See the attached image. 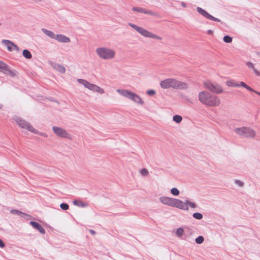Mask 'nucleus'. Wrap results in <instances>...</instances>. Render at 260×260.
<instances>
[{"label":"nucleus","mask_w":260,"mask_h":260,"mask_svg":"<svg viewBox=\"0 0 260 260\" xmlns=\"http://www.w3.org/2000/svg\"><path fill=\"white\" fill-rule=\"evenodd\" d=\"M199 100L202 104L211 107L218 106L220 103V100L217 96L205 91L199 93Z\"/></svg>","instance_id":"nucleus-1"},{"label":"nucleus","mask_w":260,"mask_h":260,"mask_svg":"<svg viewBox=\"0 0 260 260\" xmlns=\"http://www.w3.org/2000/svg\"><path fill=\"white\" fill-rule=\"evenodd\" d=\"M160 86L163 89H168L170 87L175 89H186L188 88L187 83L176 80L174 78H167L160 82Z\"/></svg>","instance_id":"nucleus-2"},{"label":"nucleus","mask_w":260,"mask_h":260,"mask_svg":"<svg viewBox=\"0 0 260 260\" xmlns=\"http://www.w3.org/2000/svg\"><path fill=\"white\" fill-rule=\"evenodd\" d=\"M117 91L122 96L131 100L138 104L141 105L144 104V102L140 96L129 90L118 89Z\"/></svg>","instance_id":"nucleus-3"},{"label":"nucleus","mask_w":260,"mask_h":260,"mask_svg":"<svg viewBox=\"0 0 260 260\" xmlns=\"http://www.w3.org/2000/svg\"><path fill=\"white\" fill-rule=\"evenodd\" d=\"M96 53L100 58L104 59H112L114 57L115 54L114 50L106 47L98 48L96 49Z\"/></svg>","instance_id":"nucleus-4"},{"label":"nucleus","mask_w":260,"mask_h":260,"mask_svg":"<svg viewBox=\"0 0 260 260\" xmlns=\"http://www.w3.org/2000/svg\"><path fill=\"white\" fill-rule=\"evenodd\" d=\"M14 120L21 128L26 129L32 133H37L36 129L34 128L29 123L23 120L22 118L16 117L14 118Z\"/></svg>","instance_id":"nucleus-5"},{"label":"nucleus","mask_w":260,"mask_h":260,"mask_svg":"<svg viewBox=\"0 0 260 260\" xmlns=\"http://www.w3.org/2000/svg\"><path fill=\"white\" fill-rule=\"evenodd\" d=\"M205 87L212 92L217 94L222 92L223 89L218 84L213 83L210 81H207L204 82Z\"/></svg>","instance_id":"nucleus-6"},{"label":"nucleus","mask_w":260,"mask_h":260,"mask_svg":"<svg viewBox=\"0 0 260 260\" xmlns=\"http://www.w3.org/2000/svg\"><path fill=\"white\" fill-rule=\"evenodd\" d=\"M53 132L59 137L62 138L71 139V136L64 129L57 126L52 127Z\"/></svg>","instance_id":"nucleus-7"},{"label":"nucleus","mask_w":260,"mask_h":260,"mask_svg":"<svg viewBox=\"0 0 260 260\" xmlns=\"http://www.w3.org/2000/svg\"><path fill=\"white\" fill-rule=\"evenodd\" d=\"M196 10H197V11L200 15H201L202 16H203V17H204L205 18H206L209 20H211L216 21V22H221L220 19L213 16L212 15L210 14L208 12H207L205 10L203 9V8H202L201 7H198L197 8Z\"/></svg>","instance_id":"nucleus-8"},{"label":"nucleus","mask_w":260,"mask_h":260,"mask_svg":"<svg viewBox=\"0 0 260 260\" xmlns=\"http://www.w3.org/2000/svg\"><path fill=\"white\" fill-rule=\"evenodd\" d=\"M0 70L6 75H10L11 77L16 76V71L11 70L10 67L3 61L0 60Z\"/></svg>","instance_id":"nucleus-9"},{"label":"nucleus","mask_w":260,"mask_h":260,"mask_svg":"<svg viewBox=\"0 0 260 260\" xmlns=\"http://www.w3.org/2000/svg\"><path fill=\"white\" fill-rule=\"evenodd\" d=\"M2 43L4 46H5L7 47L9 51H12L13 50H15L17 52H19L20 51L18 46L10 40H3L2 41Z\"/></svg>","instance_id":"nucleus-10"},{"label":"nucleus","mask_w":260,"mask_h":260,"mask_svg":"<svg viewBox=\"0 0 260 260\" xmlns=\"http://www.w3.org/2000/svg\"><path fill=\"white\" fill-rule=\"evenodd\" d=\"M172 207L185 211L188 210V207L186 205V200L184 202L179 199H174Z\"/></svg>","instance_id":"nucleus-11"},{"label":"nucleus","mask_w":260,"mask_h":260,"mask_svg":"<svg viewBox=\"0 0 260 260\" xmlns=\"http://www.w3.org/2000/svg\"><path fill=\"white\" fill-rule=\"evenodd\" d=\"M174 199L167 197H160L159 200L163 204L172 207Z\"/></svg>","instance_id":"nucleus-12"},{"label":"nucleus","mask_w":260,"mask_h":260,"mask_svg":"<svg viewBox=\"0 0 260 260\" xmlns=\"http://www.w3.org/2000/svg\"><path fill=\"white\" fill-rule=\"evenodd\" d=\"M29 224L35 229L37 230L39 232L42 234L45 233V230L44 228L38 222L35 221H30Z\"/></svg>","instance_id":"nucleus-13"},{"label":"nucleus","mask_w":260,"mask_h":260,"mask_svg":"<svg viewBox=\"0 0 260 260\" xmlns=\"http://www.w3.org/2000/svg\"><path fill=\"white\" fill-rule=\"evenodd\" d=\"M78 82L82 84L85 87L88 88V89L93 91V89H94V87L95 84H93L92 83H90L88 81H87L86 80L83 79H78Z\"/></svg>","instance_id":"nucleus-14"},{"label":"nucleus","mask_w":260,"mask_h":260,"mask_svg":"<svg viewBox=\"0 0 260 260\" xmlns=\"http://www.w3.org/2000/svg\"><path fill=\"white\" fill-rule=\"evenodd\" d=\"M56 40L61 43H69L71 42L70 38L61 34H57L56 35Z\"/></svg>","instance_id":"nucleus-15"},{"label":"nucleus","mask_w":260,"mask_h":260,"mask_svg":"<svg viewBox=\"0 0 260 260\" xmlns=\"http://www.w3.org/2000/svg\"><path fill=\"white\" fill-rule=\"evenodd\" d=\"M226 84L229 87H244V81L240 82V84L238 82L232 80H228L226 82Z\"/></svg>","instance_id":"nucleus-16"},{"label":"nucleus","mask_w":260,"mask_h":260,"mask_svg":"<svg viewBox=\"0 0 260 260\" xmlns=\"http://www.w3.org/2000/svg\"><path fill=\"white\" fill-rule=\"evenodd\" d=\"M141 35H142V36H143L144 37L150 38L160 39V38L158 37L156 35L149 32V31H148L147 30H146L144 28H143V30H142V32H141Z\"/></svg>","instance_id":"nucleus-17"},{"label":"nucleus","mask_w":260,"mask_h":260,"mask_svg":"<svg viewBox=\"0 0 260 260\" xmlns=\"http://www.w3.org/2000/svg\"><path fill=\"white\" fill-rule=\"evenodd\" d=\"M133 10L139 13H141L145 14H148L150 15H153V13L149 10H147L141 7H133Z\"/></svg>","instance_id":"nucleus-18"},{"label":"nucleus","mask_w":260,"mask_h":260,"mask_svg":"<svg viewBox=\"0 0 260 260\" xmlns=\"http://www.w3.org/2000/svg\"><path fill=\"white\" fill-rule=\"evenodd\" d=\"M255 134V132L253 129L245 127V137L253 138Z\"/></svg>","instance_id":"nucleus-19"},{"label":"nucleus","mask_w":260,"mask_h":260,"mask_svg":"<svg viewBox=\"0 0 260 260\" xmlns=\"http://www.w3.org/2000/svg\"><path fill=\"white\" fill-rule=\"evenodd\" d=\"M42 31L46 35L51 39H56V35L53 31L48 30L46 28H42Z\"/></svg>","instance_id":"nucleus-20"},{"label":"nucleus","mask_w":260,"mask_h":260,"mask_svg":"<svg viewBox=\"0 0 260 260\" xmlns=\"http://www.w3.org/2000/svg\"><path fill=\"white\" fill-rule=\"evenodd\" d=\"M10 212L12 214L17 215L22 218H25L26 216H29L26 213H23L22 211H19L18 210H16V209L11 210Z\"/></svg>","instance_id":"nucleus-21"},{"label":"nucleus","mask_w":260,"mask_h":260,"mask_svg":"<svg viewBox=\"0 0 260 260\" xmlns=\"http://www.w3.org/2000/svg\"><path fill=\"white\" fill-rule=\"evenodd\" d=\"M73 203L74 205L77 206L79 207L85 208L88 206L87 203H84L83 202L77 200L73 201Z\"/></svg>","instance_id":"nucleus-22"},{"label":"nucleus","mask_w":260,"mask_h":260,"mask_svg":"<svg viewBox=\"0 0 260 260\" xmlns=\"http://www.w3.org/2000/svg\"><path fill=\"white\" fill-rule=\"evenodd\" d=\"M53 68L58 71V72L63 74L66 72V69L63 66H62L61 65L59 64H55L53 66Z\"/></svg>","instance_id":"nucleus-23"},{"label":"nucleus","mask_w":260,"mask_h":260,"mask_svg":"<svg viewBox=\"0 0 260 260\" xmlns=\"http://www.w3.org/2000/svg\"><path fill=\"white\" fill-rule=\"evenodd\" d=\"M246 66L248 67V68L250 69H251L252 71H253L254 74L257 76H260V72L257 71L254 67V65L250 62H248L246 63Z\"/></svg>","instance_id":"nucleus-24"},{"label":"nucleus","mask_w":260,"mask_h":260,"mask_svg":"<svg viewBox=\"0 0 260 260\" xmlns=\"http://www.w3.org/2000/svg\"><path fill=\"white\" fill-rule=\"evenodd\" d=\"M22 55L26 59H30L32 57L30 52L27 49H24L23 50Z\"/></svg>","instance_id":"nucleus-25"},{"label":"nucleus","mask_w":260,"mask_h":260,"mask_svg":"<svg viewBox=\"0 0 260 260\" xmlns=\"http://www.w3.org/2000/svg\"><path fill=\"white\" fill-rule=\"evenodd\" d=\"M173 120L174 121H175L177 123H179L182 121V117L180 115H175L173 117Z\"/></svg>","instance_id":"nucleus-26"},{"label":"nucleus","mask_w":260,"mask_h":260,"mask_svg":"<svg viewBox=\"0 0 260 260\" xmlns=\"http://www.w3.org/2000/svg\"><path fill=\"white\" fill-rule=\"evenodd\" d=\"M192 217L196 219L201 220L203 218V216L201 213L195 212L192 214Z\"/></svg>","instance_id":"nucleus-27"},{"label":"nucleus","mask_w":260,"mask_h":260,"mask_svg":"<svg viewBox=\"0 0 260 260\" xmlns=\"http://www.w3.org/2000/svg\"><path fill=\"white\" fill-rule=\"evenodd\" d=\"M93 91H96L98 93L103 94L104 93V90L101 88L100 87L97 86L96 85H94V89H93Z\"/></svg>","instance_id":"nucleus-28"},{"label":"nucleus","mask_w":260,"mask_h":260,"mask_svg":"<svg viewBox=\"0 0 260 260\" xmlns=\"http://www.w3.org/2000/svg\"><path fill=\"white\" fill-rule=\"evenodd\" d=\"M186 205L187 206L189 205L191 208H194L197 207V204L195 203L192 202L189 200H186Z\"/></svg>","instance_id":"nucleus-29"},{"label":"nucleus","mask_w":260,"mask_h":260,"mask_svg":"<svg viewBox=\"0 0 260 260\" xmlns=\"http://www.w3.org/2000/svg\"><path fill=\"white\" fill-rule=\"evenodd\" d=\"M223 40L225 43H230L232 42L233 39L229 35H225L223 37Z\"/></svg>","instance_id":"nucleus-30"},{"label":"nucleus","mask_w":260,"mask_h":260,"mask_svg":"<svg viewBox=\"0 0 260 260\" xmlns=\"http://www.w3.org/2000/svg\"><path fill=\"white\" fill-rule=\"evenodd\" d=\"M184 230L183 228H178V229H177V230H176V234L177 235V236L179 237H180L182 236L183 233H184Z\"/></svg>","instance_id":"nucleus-31"},{"label":"nucleus","mask_w":260,"mask_h":260,"mask_svg":"<svg viewBox=\"0 0 260 260\" xmlns=\"http://www.w3.org/2000/svg\"><path fill=\"white\" fill-rule=\"evenodd\" d=\"M204 238L202 236H199L195 239V242L198 244H201L203 243Z\"/></svg>","instance_id":"nucleus-32"},{"label":"nucleus","mask_w":260,"mask_h":260,"mask_svg":"<svg viewBox=\"0 0 260 260\" xmlns=\"http://www.w3.org/2000/svg\"><path fill=\"white\" fill-rule=\"evenodd\" d=\"M236 134L243 136L244 135V127H241L240 128H237L235 130Z\"/></svg>","instance_id":"nucleus-33"},{"label":"nucleus","mask_w":260,"mask_h":260,"mask_svg":"<svg viewBox=\"0 0 260 260\" xmlns=\"http://www.w3.org/2000/svg\"><path fill=\"white\" fill-rule=\"evenodd\" d=\"M171 193L175 196H177L179 195L180 192L178 188L173 187L171 189Z\"/></svg>","instance_id":"nucleus-34"},{"label":"nucleus","mask_w":260,"mask_h":260,"mask_svg":"<svg viewBox=\"0 0 260 260\" xmlns=\"http://www.w3.org/2000/svg\"><path fill=\"white\" fill-rule=\"evenodd\" d=\"M60 207L63 210H67L69 208V206L66 203H62L60 204Z\"/></svg>","instance_id":"nucleus-35"},{"label":"nucleus","mask_w":260,"mask_h":260,"mask_svg":"<svg viewBox=\"0 0 260 260\" xmlns=\"http://www.w3.org/2000/svg\"><path fill=\"white\" fill-rule=\"evenodd\" d=\"M140 172L141 174L143 176H145L148 174V171L145 168H143V169L140 170Z\"/></svg>","instance_id":"nucleus-36"},{"label":"nucleus","mask_w":260,"mask_h":260,"mask_svg":"<svg viewBox=\"0 0 260 260\" xmlns=\"http://www.w3.org/2000/svg\"><path fill=\"white\" fill-rule=\"evenodd\" d=\"M155 91L153 89H149L146 91V93L149 96L154 95L155 94Z\"/></svg>","instance_id":"nucleus-37"},{"label":"nucleus","mask_w":260,"mask_h":260,"mask_svg":"<svg viewBox=\"0 0 260 260\" xmlns=\"http://www.w3.org/2000/svg\"><path fill=\"white\" fill-rule=\"evenodd\" d=\"M36 131H37V133H34L35 134H38L40 136H42V137H47V135L46 133H44L43 132H40L39 131H38L37 129H36Z\"/></svg>","instance_id":"nucleus-38"},{"label":"nucleus","mask_w":260,"mask_h":260,"mask_svg":"<svg viewBox=\"0 0 260 260\" xmlns=\"http://www.w3.org/2000/svg\"><path fill=\"white\" fill-rule=\"evenodd\" d=\"M234 182H235V183H236V184H238V185H239L240 186H242L243 185V182L239 180H235Z\"/></svg>","instance_id":"nucleus-39"},{"label":"nucleus","mask_w":260,"mask_h":260,"mask_svg":"<svg viewBox=\"0 0 260 260\" xmlns=\"http://www.w3.org/2000/svg\"><path fill=\"white\" fill-rule=\"evenodd\" d=\"M128 25L129 26H130L131 27H132V28H133L134 29H135L136 30H137V29L138 28V27H139L138 26H137V25H135L134 24H133L132 23H128Z\"/></svg>","instance_id":"nucleus-40"},{"label":"nucleus","mask_w":260,"mask_h":260,"mask_svg":"<svg viewBox=\"0 0 260 260\" xmlns=\"http://www.w3.org/2000/svg\"><path fill=\"white\" fill-rule=\"evenodd\" d=\"M245 88H246L250 91H252L254 92L255 93V92H256V91H254L253 89H252L250 87L248 86L245 83Z\"/></svg>","instance_id":"nucleus-41"},{"label":"nucleus","mask_w":260,"mask_h":260,"mask_svg":"<svg viewBox=\"0 0 260 260\" xmlns=\"http://www.w3.org/2000/svg\"><path fill=\"white\" fill-rule=\"evenodd\" d=\"M5 246V243L3 241L2 239H0V247L4 248Z\"/></svg>","instance_id":"nucleus-42"},{"label":"nucleus","mask_w":260,"mask_h":260,"mask_svg":"<svg viewBox=\"0 0 260 260\" xmlns=\"http://www.w3.org/2000/svg\"><path fill=\"white\" fill-rule=\"evenodd\" d=\"M143 28L139 26L138 27V28L137 29L136 31L141 34V32H142V30H143Z\"/></svg>","instance_id":"nucleus-43"},{"label":"nucleus","mask_w":260,"mask_h":260,"mask_svg":"<svg viewBox=\"0 0 260 260\" xmlns=\"http://www.w3.org/2000/svg\"><path fill=\"white\" fill-rule=\"evenodd\" d=\"M89 232L92 235H94L96 233L94 230L91 229L89 230Z\"/></svg>","instance_id":"nucleus-44"},{"label":"nucleus","mask_w":260,"mask_h":260,"mask_svg":"<svg viewBox=\"0 0 260 260\" xmlns=\"http://www.w3.org/2000/svg\"><path fill=\"white\" fill-rule=\"evenodd\" d=\"M213 32V30H212L211 29H209V30H207V34H209V35H212Z\"/></svg>","instance_id":"nucleus-45"},{"label":"nucleus","mask_w":260,"mask_h":260,"mask_svg":"<svg viewBox=\"0 0 260 260\" xmlns=\"http://www.w3.org/2000/svg\"><path fill=\"white\" fill-rule=\"evenodd\" d=\"M181 6L184 7V8H185L186 7V4L184 3V2H182L181 3Z\"/></svg>","instance_id":"nucleus-46"},{"label":"nucleus","mask_w":260,"mask_h":260,"mask_svg":"<svg viewBox=\"0 0 260 260\" xmlns=\"http://www.w3.org/2000/svg\"><path fill=\"white\" fill-rule=\"evenodd\" d=\"M190 229L188 228H185V232H186V231H188V232H189Z\"/></svg>","instance_id":"nucleus-47"},{"label":"nucleus","mask_w":260,"mask_h":260,"mask_svg":"<svg viewBox=\"0 0 260 260\" xmlns=\"http://www.w3.org/2000/svg\"><path fill=\"white\" fill-rule=\"evenodd\" d=\"M255 93L256 94H257L258 95H260V92H255Z\"/></svg>","instance_id":"nucleus-48"},{"label":"nucleus","mask_w":260,"mask_h":260,"mask_svg":"<svg viewBox=\"0 0 260 260\" xmlns=\"http://www.w3.org/2000/svg\"><path fill=\"white\" fill-rule=\"evenodd\" d=\"M3 108V105L2 104H0V109H1Z\"/></svg>","instance_id":"nucleus-49"},{"label":"nucleus","mask_w":260,"mask_h":260,"mask_svg":"<svg viewBox=\"0 0 260 260\" xmlns=\"http://www.w3.org/2000/svg\"><path fill=\"white\" fill-rule=\"evenodd\" d=\"M1 25H2V23H0V26H1Z\"/></svg>","instance_id":"nucleus-50"}]
</instances>
